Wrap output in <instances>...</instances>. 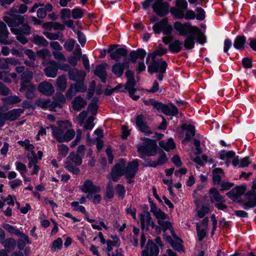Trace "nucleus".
Listing matches in <instances>:
<instances>
[{
	"instance_id": "nucleus-1",
	"label": "nucleus",
	"mask_w": 256,
	"mask_h": 256,
	"mask_svg": "<svg viewBox=\"0 0 256 256\" xmlns=\"http://www.w3.org/2000/svg\"><path fill=\"white\" fill-rule=\"evenodd\" d=\"M174 28L179 36H185L188 33L192 32L196 36V40L200 44H204L206 42L204 34L198 28L192 26L190 22L182 24L180 22H176L174 24Z\"/></svg>"
},
{
	"instance_id": "nucleus-2",
	"label": "nucleus",
	"mask_w": 256,
	"mask_h": 256,
	"mask_svg": "<svg viewBox=\"0 0 256 256\" xmlns=\"http://www.w3.org/2000/svg\"><path fill=\"white\" fill-rule=\"evenodd\" d=\"M150 210L158 220V224L164 232L168 230H172L171 222L166 220L168 218V216L166 214L162 212L160 208H158L154 204L150 206Z\"/></svg>"
},
{
	"instance_id": "nucleus-3",
	"label": "nucleus",
	"mask_w": 256,
	"mask_h": 256,
	"mask_svg": "<svg viewBox=\"0 0 256 256\" xmlns=\"http://www.w3.org/2000/svg\"><path fill=\"white\" fill-rule=\"evenodd\" d=\"M157 144L154 140L146 138L142 145L137 148L138 152L141 155L140 158L144 156H153L156 154Z\"/></svg>"
},
{
	"instance_id": "nucleus-4",
	"label": "nucleus",
	"mask_w": 256,
	"mask_h": 256,
	"mask_svg": "<svg viewBox=\"0 0 256 256\" xmlns=\"http://www.w3.org/2000/svg\"><path fill=\"white\" fill-rule=\"evenodd\" d=\"M12 34L16 35V40L23 44L28 42V40L25 35H30L31 33V28L27 24H23L19 28H12L11 30Z\"/></svg>"
},
{
	"instance_id": "nucleus-5",
	"label": "nucleus",
	"mask_w": 256,
	"mask_h": 256,
	"mask_svg": "<svg viewBox=\"0 0 256 256\" xmlns=\"http://www.w3.org/2000/svg\"><path fill=\"white\" fill-rule=\"evenodd\" d=\"M45 66L46 67L44 70V72L48 78H55L57 75L58 68L62 70H64V65L60 64L58 62L54 60H50Z\"/></svg>"
},
{
	"instance_id": "nucleus-6",
	"label": "nucleus",
	"mask_w": 256,
	"mask_h": 256,
	"mask_svg": "<svg viewBox=\"0 0 256 256\" xmlns=\"http://www.w3.org/2000/svg\"><path fill=\"white\" fill-rule=\"evenodd\" d=\"M125 165L126 161L124 159H120L118 163L115 164L110 174L112 181L117 182L121 176L124 174Z\"/></svg>"
},
{
	"instance_id": "nucleus-7",
	"label": "nucleus",
	"mask_w": 256,
	"mask_h": 256,
	"mask_svg": "<svg viewBox=\"0 0 256 256\" xmlns=\"http://www.w3.org/2000/svg\"><path fill=\"white\" fill-rule=\"evenodd\" d=\"M4 20L10 28V30L12 28H19V26L24 24V16L20 14L10 16H4Z\"/></svg>"
},
{
	"instance_id": "nucleus-8",
	"label": "nucleus",
	"mask_w": 256,
	"mask_h": 256,
	"mask_svg": "<svg viewBox=\"0 0 256 256\" xmlns=\"http://www.w3.org/2000/svg\"><path fill=\"white\" fill-rule=\"evenodd\" d=\"M167 68V64L166 61L162 59L156 60V58H152V62L148 66V72L152 74L161 71L162 72H166Z\"/></svg>"
},
{
	"instance_id": "nucleus-9",
	"label": "nucleus",
	"mask_w": 256,
	"mask_h": 256,
	"mask_svg": "<svg viewBox=\"0 0 256 256\" xmlns=\"http://www.w3.org/2000/svg\"><path fill=\"white\" fill-rule=\"evenodd\" d=\"M169 7L168 3L163 0H156L152 6L154 12L160 16L168 14Z\"/></svg>"
},
{
	"instance_id": "nucleus-10",
	"label": "nucleus",
	"mask_w": 256,
	"mask_h": 256,
	"mask_svg": "<svg viewBox=\"0 0 256 256\" xmlns=\"http://www.w3.org/2000/svg\"><path fill=\"white\" fill-rule=\"evenodd\" d=\"M138 160H134L129 162L124 169V174L127 179H128V183H131L132 181L130 179L132 178L136 175L138 170Z\"/></svg>"
},
{
	"instance_id": "nucleus-11",
	"label": "nucleus",
	"mask_w": 256,
	"mask_h": 256,
	"mask_svg": "<svg viewBox=\"0 0 256 256\" xmlns=\"http://www.w3.org/2000/svg\"><path fill=\"white\" fill-rule=\"evenodd\" d=\"M141 228L142 230H148L149 228H154L155 224L148 212H144L139 214Z\"/></svg>"
},
{
	"instance_id": "nucleus-12",
	"label": "nucleus",
	"mask_w": 256,
	"mask_h": 256,
	"mask_svg": "<svg viewBox=\"0 0 256 256\" xmlns=\"http://www.w3.org/2000/svg\"><path fill=\"white\" fill-rule=\"evenodd\" d=\"M115 44L111 45L108 50V52L110 53V56L112 60L119 61L121 57H126L128 54V50L124 48H119L112 51L116 48Z\"/></svg>"
},
{
	"instance_id": "nucleus-13",
	"label": "nucleus",
	"mask_w": 256,
	"mask_h": 256,
	"mask_svg": "<svg viewBox=\"0 0 256 256\" xmlns=\"http://www.w3.org/2000/svg\"><path fill=\"white\" fill-rule=\"evenodd\" d=\"M86 89V86L84 84V81L76 82V84L71 85L70 88L68 90L66 95L67 97L71 98L76 92H85Z\"/></svg>"
},
{
	"instance_id": "nucleus-14",
	"label": "nucleus",
	"mask_w": 256,
	"mask_h": 256,
	"mask_svg": "<svg viewBox=\"0 0 256 256\" xmlns=\"http://www.w3.org/2000/svg\"><path fill=\"white\" fill-rule=\"evenodd\" d=\"M58 126H51L50 128L52 130V134L57 141L60 143L64 142V128L62 125L64 121H58Z\"/></svg>"
},
{
	"instance_id": "nucleus-15",
	"label": "nucleus",
	"mask_w": 256,
	"mask_h": 256,
	"mask_svg": "<svg viewBox=\"0 0 256 256\" xmlns=\"http://www.w3.org/2000/svg\"><path fill=\"white\" fill-rule=\"evenodd\" d=\"M136 124L140 132L144 133L146 136H149L152 133V132L146 124L145 122V118L143 115L140 114L136 118Z\"/></svg>"
},
{
	"instance_id": "nucleus-16",
	"label": "nucleus",
	"mask_w": 256,
	"mask_h": 256,
	"mask_svg": "<svg viewBox=\"0 0 256 256\" xmlns=\"http://www.w3.org/2000/svg\"><path fill=\"white\" fill-rule=\"evenodd\" d=\"M159 248L152 240H148L146 248L142 252V256H156Z\"/></svg>"
},
{
	"instance_id": "nucleus-17",
	"label": "nucleus",
	"mask_w": 256,
	"mask_h": 256,
	"mask_svg": "<svg viewBox=\"0 0 256 256\" xmlns=\"http://www.w3.org/2000/svg\"><path fill=\"white\" fill-rule=\"evenodd\" d=\"M86 76L84 70H78L77 68L70 69L68 71V76L70 80L78 82L84 81Z\"/></svg>"
},
{
	"instance_id": "nucleus-18",
	"label": "nucleus",
	"mask_w": 256,
	"mask_h": 256,
	"mask_svg": "<svg viewBox=\"0 0 256 256\" xmlns=\"http://www.w3.org/2000/svg\"><path fill=\"white\" fill-rule=\"evenodd\" d=\"M246 200L243 204L245 210L256 206V192L252 190L248 192L246 195Z\"/></svg>"
},
{
	"instance_id": "nucleus-19",
	"label": "nucleus",
	"mask_w": 256,
	"mask_h": 256,
	"mask_svg": "<svg viewBox=\"0 0 256 256\" xmlns=\"http://www.w3.org/2000/svg\"><path fill=\"white\" fill-rule=\"evenodd\" d=\"M82 50L79 45H77L75 50L72 52V54L68 57L67 61L68 63L72 66L77 65L78 62L80 60L82 56Z\"/></svg>"
},
{
	"instance_id": "nucleus-20",
	"label": "nucleus",
	"mask_w": 256,
	"mask_h": 256,
	"mask_svg": "<svg viewBox=\"0 0 256 256\" xmlns=\"http://www.w3.org/2000/svg\"><path fill=\"white\" fill-rule=\"evenodd\" d=\"M38 91L44 95L50 96L54 92L52 85L46 81L40 82L38 86Z\"/></svg>"
},
{
	"instance_id": "nucleus-21",
	"label": "nucleus",
	"mask_w": 256,
	"mask_h": 256,
	"mask_svg": "<svg viewBox=\"0 0 256 256\" xmlns=\"http://www.w3.org/2000/svg\"><path fill=\"white\" fill-rule=\"evenodd\" d=\"M128 68V62L122 63L116 62L112 66V71L115 76L120 78L122 75L124 70L125 68Z\"/></svg>"
},
{
	"instance_id": "nucleus-22",
	"label": "nucleus",
	"mask_w": 256,
	"mask_h": 256,
	"mask_svg": "<svg viewBox=\"0 0 256 256\" xmlns=\"http://www.w3.org/2000/svg\"><path fill=\"white\" fill-rule=\"evenodd\" d=\"M25 90L26 91V96L28 99L32 100L36 96V89L34 85L32 84L20 85V91L23 92Z\"/></svg>"
},
{
	"instance_id": "nucleus-23",
	"label": "nucleus",
	"mask_w": 256,
	"mask_h": 256,
	"mask_svg": "<svg viewBox=\"0 0 256 256\" xmlns=\"http://www.w3.org/2000/svg\"><path fill=\"white\" fill-rule=\"evenodd\" d=\"M23 112L24 110L22 108H14L4 112L5 120L14 121L18 119Z\"/></svg>"
},
{
	"instance_id": "nucleus-24",
	"label": "nucleus",
	"mask_w": 256,
	"mask_h": 256,
	"mask_svg": "<svg viewBox=\"0 0 256 256\" xmlns=\"http://www.w3.org/2000/svg\"><path fill=\"white\" fill-rule=\"evenodd\" d=\"M81 190L85 193H96L100 190L99 186L94 185L91 180H87L84 182Z\"/></svg>"
},
{
	"instance_id": "nucleus-25",
	"label": "nucleus",
	"mask_w": 256,
	"mask_h": 256,
	"mask_svg": "<svg viewBox=\"0 0 256 256\" xmlns=\"http://www.w3.org/2000/svg\"><path fill=\"white\" fill-rule=\"evenodd\" d=\"M0 244L4 248V250L8 252L13 250L16 246V242L15 240L12 238H5L0 242Z\"/></svg>"
},
{
	"instance_id": "nucleus-26",
	"label": "nucleus",
	"mask_w": 256,
	"mask_h": 256,
	"mask_svg": "<svg viewBox=\"0 0 256 256\" xmlns=\"http://www.w3.org/2000/svg\"><path fill=\"white\" fill-rule=\"evenodd\" d=\"M245 190L246 189L244 186H238L233 188L226 194L231 199L236 200L244 193Z\"/></svg>"
},
{
	"instance_id": "nucleus-27",
	"label": "nucleus",
	"mask_w": 256,
	"mask_h": 256,
	"mask_svg": "<svg viewBox=\"0 0 256 256\" xmlns=\"http://www.w3.org/2000/svg\"><path fill=\"white\" fill-rule=\"evenodd\" d=\"M62 92L60 90H56V92L54 96V102L52 105L54 106V108L62 107V104L64 103V96Z\"/></svg>"
},
{
	"instance_id": "nucleus-28",
	"label": "nucleus",
	"mask_w": 256,
	"mask_h": 256,
	"mask_svg": "<svg viewBox=\"0 0 256 256\" xmlns=\"http://www.w3.org/2000/svg\"><path fill=\"white\" fill-rule=\"evenodd\" d=\"M235 154H236L234 151L222 150L220 152V158L221 160H226L227 166H228L230 160L234 156Z\"/></svg>"
},
{
	"instance_id": "nucleus-29",
	"label": "nucleus",
	"mask_w": 256,
	"mask_h": 256,
	"mask_svg": "<svg viewBox=\"0 0 256 256\" xmlns=\"http://www.w3.org/2000/svg\"><path fill=\"white\" fill-rule=\"evenodd\" d=\"M162 112L167 116H176L178 113V108L173 104H164Z\"/></svg>"
},
{
	"instance_id": "nucleus-30",
	"label": "nucleus",
	"mask_w": 256,
	"mask_h": 256,
	"mask_svg": "<svg viewBox=\"0 0 256 256\" xmlns=\"http://www.w3.org/2000/svg\"><path fill=\"white\" fill-rule=\"evenodd\" d=\"M106 64L104 65H98L96 66L94 72L95 74L100 78L102 82H106L107 75L106 70Z\"/></svg>"
},
{
	"instance_id": "nucleus-31",
	"label": "nucleus",
	"mask_w": 256,
	"mask_h": 256,
	"mask_svg": "<svg viewBox=\"0 0 256 256\" xmlns=\"http://www.w3.org/2000/svg\"><path fill=\"white\" fill-rule=\"evenodd\" d=\"M87 104L86 102L80 96L76 97L72 102V108L74 110H80Z\"/></svg>"
},
{
	"instance_id": "nucleus-32",
	"label": "nucleus",
	"mask_w": 256,
	"mask_h": 256,
	"mask_svg": "<svg viewBox=\"0 0 256 256\" xmlns=\"http://www.w3.org/2000/svg\"><path fill=\"white\" fill-rule=\"evenodd\" d=\"M9 34L8 31L6 24H0V42L4 44H8V40L6 38Z\"/></svg>"
},
{
	"instance_id": "nucleus-33",
	"label": "nucleus",
	"mask_w": 256,
	"mask_h": 256,
	"mask_svg": "<svg viewBox=\"0 0 256 256\" xmlns=\"http://www.w3.org/2000/svg\"><path fill=\"white\" fill-rule=\"evenodd\" d=\"M209 192L210 200L212 202H222L223 201L224 196H222L216 188H211Z\"/></svg>"
},
{
	"instance_id": "nucleus-34",
	"label": "nucleus",
	"mask_w": 256,
	"mask_h": 256,
	"mask_svg": "<svg viewBox=\"0 0 256 256\" xmlns=\"http://www.w3.org/2000/svg\"><path fill=\"white\" fill-rule=\"evenodd\" d=\"M33 77V73L28 70H26L22 72L20 76V85L31 84L30 81Z\"/></svg>"
},
{
	"instance_id": "nucleus-35",
	"label": "nucleus",
	"mask_w": 256,
	"mask_h": 256,
	"mask_svg": "<svg viewBox=\"0 0 256 256\" xmlns=\"http://www.w3.org/2000/svg\"><path fill=\"white\" fill-rule=\"evenodd\" d=\"M185 10L176 6H172L170 10V14L176 18L182 19L184 16Z\"/></svg>"
},
{
	"instance_id": "nucleus-36",
	"label": "nucleus",
	"mask_w": 256,
	"mask_h": 256,
	"mask_svg": "<svg viewBox=\"0 0 256 256\" xmlns=\"http://www.w3.org/2000/svg\"><path fill=\"white\" fill-rule=\"evenodd\" d=\"M37 55L44 60V62H42L43 65H46L47 62L50 60L49 59L51 57V54L50 52L46 48L38 51Z\"/></svg>"
},
{
	"instance_id": "nucleus-37",
	"label": "nucleus",
	"mask_w": 256,
	"mask_h": 256,
	"mask_svg": "<svg viewBox=\"0 0 256 256\" xmlns=\"http://www.w3.org/2000/svg\"><path fill=\"white\" fill-rule=\"evenodd\" d=\"M169 50L174 53H178L182 49V44L178 40H176L170 44Z\"/></svg>"
},
{
	"instance_id": "nucleus-38",
	"label": "nucleus",
	"mask_w": 256,
	"mask_h": 256,
	"mask_svg": "<svg viewBox=\"0 0 256 256\" xmlns=\"http://www.w3.org/2000/svg\"><path fill=\"white\" fill-rule=\"evenodd\" d=\"M168 23V20L166 18H163L158 22L155 24L152 27L154 33L160 34Z\"/></svg>"
},
{
	"instance_id": "nucleus-39",
	"label": "nucleus",
	"mask_w": 256,
	"mask_h": 256,
	"mask_svg": "<svg viewBox=\"0 0 256 256\" xmlns=\"http://www.w3.org/2000/svg\"><path fill=\"white\" fill-rule=\"evenodd\" d=\"M160 146L166 151L174 149L176 144L172 139L170 138L166 142L164 140L160 141L159 143Z\"/></svg>"
},
{
	"instance_id": "nucleus-40",
	"label": "nucleus",
	"mask_w": 256,
	"mask_h": 256,
	"mask_svg": "<svg viewBox=\"0 0 256 256\" xmlns=\"http://www.w3.org/2000/svg\"><path fill=\"white\" fill-rule=\"evenodd\" d=\"M182 130H188L186 134V138H184V140L188 141L194 136V127L192 126L190 124L187 125L186 124H184L182 126Z\"/></svg>"
},
{
	"instance_id": "nucleus-41",
	"label": "nucleus",
	"mask_w": 256,
	"mask_h": 256,
	"mask_svg": "<svg viewBox=\"0 0 256 256\" xmlns=\"http://www.w3.org/2000/svg\"><path fill=\"white\" fill-rule=\"evenodd\" d=\"M246 43V38L244 36H239L234 40V46L238 50L243 48Z\"/></svg>"
},
{
	"instance_id": "nucleus-42",
	"label": "nucleus",
	"mask_w": 256,
	"mask_h": 256,
	"mask_svg": "<svg viewBox=\"0 0 256 256\" xmlns=\"http://www.w3.org/2000/svg\"><path fill=\"white\" fill-rule=\"evenodd\" d=\"M194 38L192 36H187L184 40V47L188 50H191L194 46Z\"/></svg>"
},
{
	"instance_id": "nucleus-43",
	"label": "nucleus",
	"mask_w": 256,
	"mask_h": 256,
	"mask_svg": "<svg viewBox=\"0 0 256 256\" xmlns=\"http://www.w3.org/2000/svg\"><path fill=\"white\" fill-rule=\"evenodd\" d=\"M222 174V170L220 168H216L212 172V180L214 184H219L221 180L220 174Z\"/></svg>"
},
{
	"instance_id": "nucleus-44",
	"label": "nucleus",
	"mask_w": 256,
	"mask_h": 256,
	"mask_svg": "<svg viewBox=\"0 0 256 256\" xmlns=\"http://www.w3.org/2000/svg\"><path fill=\"white\" fill-rule=\"evenodd\" d=\"M3 228L8 231L10 234L18 236L20 230L17 228L16 226L10 224H4L3 225Z\"/></svg>"
},
{
	"instance_id": "nucleus-45",
	"label": "nucleus",
	"mask_w": 256,
	"mask_h": 256,
	"mask_svg": "<svg viewBox=\"0 0 256 256\" xmlns=\"http://www.w3.org/2000/svg\"><path fill=\"white\" fill-rule=\"evenodd\" d=\"M3 102L8 104H13L21 101V98L16 96H10L2 99Z\"/></svg>"
},
{
	"instance_id": "nucleus-46",
	"label": "nucleus",
	"mask_w": 256,
	"mask_h": 256,
	"mask_svg": "<svg viewBox=\"0 0 256 256\" xmlns=\"http://www.w3.org/2000/svg\"><path fill=\"white\" fill-rule=\"evenodd\" d=\"M32 42L36 44L46 46L48 45V41L42 36L38 35L34 36Z\"/></svg>"
},
{
	"instance_id": "nucleus-47",
	"label": "nucleus",
	"mask_w": 256,
	"mask_h": 256,
	"mask_svg": "<svg viewBox=\"0 0 256 256\" xmlns=\"http://www.w3.org/2000/svg\"><path fill=\"white\" fill-rule=\"evenodd\" d=\"M62 248V240L60 238H58L54 240L51 246V250L52 252H56L58 250H61Z\"/></svg>"
},
{
	"instance_id": "nucleus-48",
	"label": "nucleus",
	"mask_w": 256,
	"mask_h": 256,
	"mask_svg": "<svg viewBox=\"0 0 256 256\" xmlns=\"http://www.w3.org/2000/svg\"><path fill=\"white\" fill-rule=\"evenodd\" d=\"M207 228H202L198 224H196V233L199 241H202L206 235Z\"/></svg>"
},
{
	"instance_id": "nucleus-49",
	"label": "nucleus",
	"mask_w": 256,
	"mask_h": 256,
	"mask_svg": "<svg viewBox=\"0 0 256 256\" xmlns=\"http://www.w3.org/2000/svg\"><path fill=\"white\" fill-rule=\"evenodd\" d=\"M210 210V208L207 206H202L197 208V214L200 218H204L208 214Z\"/></svg>"
},
{
	"instance_id": "nucleus-50",
	"label": "nucleus",
	"mask_w": 256,
	"mask_h": 256,
	"mask_svg": "<svg viewBox=\"0 0 256 256\" xmlns=\"http://www.w3.org/2000/svg\"><path fill=\"white\" fill-rule=\"evenodd\" d=\"M84 14L83 10L79 8H74L72 10V16L74 19L81 18Z\"/></svg>"
},
{
	"instance_id": "nucleus-51",
	"label": "nucleus",
	"mask_w": 256,
	"mask_h": 256,
	"mask_svg": "<svg viewBox=\"0 0 256 256\" xmlns=\"http://www.w3.org/2000/svg\"><path fill=\"white\" fill-rule=\"evenodd\" d=\"M15 166L16 170L20 172L21 176L25 174L28 171L26 166L21 162H16Z\"/></svg>"
},
{
	"instance_id": "nucleus-52",
	"label": "nucleus",
	"mask_w": 256,
	"mask_h": 256,
	"mask_svg": "<svg viewBox=\"0 0 256 256\" xmlns=\"http://www.w3.org/2000/svg\"><path fill=\"white\" fill-rule=\"evenodd\" d=\"M68 159L74 162L76 165H80L82 162V159L78 154L71 153L68 156Z\"/></svg>"
},
{
	"instance_id": "nucleus-53",
	"label": "nucleus",
	"mask_w": 256,
	"mask_h": 256,
	"mask_svg": "<svg viewBox=\"0 0 256 256\" xmlns=\"http://www.w3.org/2000/svg\"><path fill=\"white\" fill-rule=\"evenodd\" d=\"M56 90L64 91V76H59L56 80Z\"/></svg>"
},
{
	"instance_id": "nucleus-54",
	"label": "nucleus",
	"mask_w": 256,
	"mask_h": 256,
	"mask_svg": "<svg viewBox=\"0 0 256 256\" xmlns=\"http://www.w3.org/2000/svg\"><path fill=\"white\" fill-rule=\"evenodd\" d=\"M18 142L21 146H24L25 149L28 150H32L34 148V146L30 144V141L28 139H26L24 141L20 140Z\"/></svg>"
},
{
	"instance_id": "nucleus-55",
	"label": "nucleus",
	"mask_w": 256,
	"mask_h": 256,
	"mask_svg": "<svg viewBox=\"0 0 256 256\" xmlns=\"http://www.w3.org/2000/svg\"><path fill=\"white\" fill-rule=\"evenodd\" d=\"M71 206L73 208L74 210L80 211L82 214L86 213L85 208L84 206H80L78 202H72Z\"/></svg>"
},
{
	"instance_id": "nucleus-56",
	"label": "nucleus",
	"mask_w": 256,
	"mask_h": 256,
	"mask_svg": "<svg viewBox=\"0 0 256 256\" xmlns=\"http://www.w3.org/2000/svg\"><path fill=\"white\" fill-rule=\"evenodd\" d=\"M98 224H92V227L94 229L97 230H102V228H103L106 230H108V227L104 223L102 220L98 222Z\"/></svg>"
},
{
	"instance_id": "nucleus-57",
	"label": "nucleus",
	"mask_w": 256,
	"mask_h": 256,
	"mask_svg": "<svg viewBox=\"0 0 256 256\" xmlns=\"http://www.w3.org/2000/svg\"><path fill=\"white\" fill-rule=\"evenodd\" d=\"M168 160V158L166 154L164 152H161L159 153V157L157 160L158 166L163 165L166 163Z\"/></svg>"
},
{
	"instance_id": "nucleus-58",
	"label": "nucleus",
	"mask_w": 256,
	"mask_h": 256,
	"mask_svg": "<svg viewBox=\"0 0 256 256\" xmlns=\"http://www.w3.org/2000/svg\"><path fill=\"white\" fill-rule=\"evenodd\" d=\"M167 52V50L162 48H159L151 54L152 58H156V56H161Z\"/></svg>"
},
{
	"instance_id": "nucleus-59",
	"label": "nucleus",
	"mask_w": 256,
	"mask_h": 256,
	"mask_svg": "<svg viewBox=\"0 0 256 256\" xmlns=\"http://www.w3.org/2000/svg\"><path fill=\"white\" fill-rule=\"evenodd\" d=\"M106 244L107 245V250L108 253L112 250L113 247L119 246L118 240H108Z\"/></svg>"
},
{
	"instance_id": "nucleus-60",
	"label": "nucleus",
	"mask_w": 256,
	"mask_h": 256,
	"mask_svg": "<svg viewBox=\"0 0 256 256\" xmlns=\"http://www.w3.org/2000/svg\"><path fill=\"white\" fill-rule=\"evenodd\" d=\"M22 180L20 179H16L13 180H10L8 182V184L12 190H15L18 187L22 185Z\"/></svg>"
},
{
	"instance_id": "nucleus-61",
	"label": "nucleus",
	"mask_w": 256,
	"mask_h": 256,
	"mask_svg": "<svg viewBox=\"0 0 256 256\" xmlns=\"http://www.w3.org/2000/svg\"><path fill=\"white\" fill-rule=\"evenodd\" d=\"M116 190L118 196L123 198L126 194L124 187L122 185L118 184L116 186Z\"/></svg>"
},
{
	"instance_id": "nucleus-62",
	"label": "nucleus",
	"mask_w": 256,
	"mask_h": 256,
	"mask_svg": "<svg viewBox=\"0 0 256 256\" xmlns=\"http://www.w3.org/2000/svg\"><path fill=\"white\" fill-rule=\"evenodd\" d=\"M75 42L76 41L72 38H70L65 42V48L66 50L71 52L74 48Z\"/></svg>"
},
{
	"instance_id": "nucleus-63",
	"label": "nucleus",
	"mask_w": 256,
	"mask_h": 256,
	"mask_svg": "<svg viewBox=\"0 0 256 256\" xmlns=\"http://www.w3.org/2000/svg\"><path fill=\"white\" fill-rule=\"evenodd\" d=\"M94 118L92 116H89L84 124V128L86 130H92L94 126Z\"/></svg>"
},
{
	"instance_id": "nucleus-64",
	"label": "nucleus",
	"mask_w": 256,
	"mask_h": 256,
	"mask_svg": "<svg viewBox=\"0 0 256 256\" xmlns=\"http://www.w3.org/2000/svg\"><path fill=\"white\" fill-rule=\"evenodd\" d=\"M196 12H197V14L196 15V18L199 20H204L205 18V12L204 10L201 8H198L196 9Z\"/></svg>"
}]
</instances>
